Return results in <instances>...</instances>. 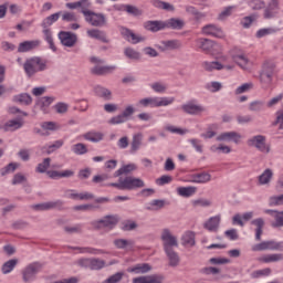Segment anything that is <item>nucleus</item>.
Listing matches in <instances>:
<instances>
[{
	"mask_svg": "<svg viewBox=\"0 0 283 283\" xmlns=\"http://www.w3.org/2000/svg\"><path fill=\"white\" fill-rule=\"evenodd\" d=\"M60 18H61V11L44 18L41 22L44 40L46 41V43H49L50 49L53 52H56V45H54V39L52 38V30H50V28H52V25H54V23H56V21H59Z\"/></svg>",
	"mask_w": 283,
	"mask_h": 283,
	"instance_id": "1",
	"label": "nucleus"
},
{
	"mask_svg": "<svg viewBox=\"0 0 283 283\" xmlns=\"http://www.w3.org/2000/svg\"><path fill=\"white\" fill-rule=\"evenodd\" d=\"M23 70L27 76H29V78H32L34 74L39 72H45V70H48V61L43 60L40 56H33L31 59L25 60L23 64Z\"/></svg>",
	"mask_w": 283,
	"mask_h": 283,
	"instance_id": "2",
	"label": "nucleus"
},
{
	"mask_svg": "<svg viewBox=\"0 0 283 283\" xmlns=\"http://www.w3.org/2000/svg\"><path fill=\"white\" fill-rule=\"evenodd\" d=\"M176 102V97H169V96H153V97H145L138 101L139 107H169V105H174Z\"/></svg>",
	"mask_w": 283,
	"mask_h": 283,
	"instance_id": "3",
	"label": "nucleus"
},
{
	"mask_svg": "<svg viewBox=\"0 0 283 283\" xmlns=\"http://www.w3.org/2000/svg\"><path fill=\"white\" fill-rule=\"evenodd\" d=\"M275 74V66L273 64L265 63L260 72V83L263 90H269L273 84V75Z\"/></svg>",
	"mask_w": 283,
	"mask_h": 283,
	"instance_id": "4",
	"label": "nucleus"
},
{
	"mask_svg": "<svg viewBox=\"0 0 283 283\" xmlns=\"http://www.w3.org/2000/svg\"><path fill=\"white\" fill-rule=\"evenodd\" d=\"M196 48L198 50H201V52H205L206 54H216L218 51H220V44H218L216 41H212L210 39L206 38H199L195 41Z\"/></svg>",
	"mask_w": 283,
	"mask_h": 283,
	"instance_id": "5",
	"label": "nucleus"
},
{
	"mask_svg": "<svg viewBox=\"0 0 283 283\" xmlns=\"http://www.w3.org/2000/svg\"><path fill=\"white\" fill-rule=\"evenodd\" d=\"M82 13L85 17V21L93 25V28H103L107 24V18L103 13H96L90 10H82Z\"/></svg>",
	"mask_w": 283,
	"mask_h": 283,
	"instance_id": "6",
	"label": "nucleus"
},
{
	"mask_svg": "<svg viewBox=\"0 0 283 283\" xmlns=\"http://www.w3.org/2000/svg\"><path fill=\"white\" fill-rule=\"evenodd\" d=\"M41 269H43V265L39 262H33L27 265L22 270V280L25 283L34 282L36 280V274L41 273Z\"/></svg>",
	"mask_w": 283,
	"mask_h": 283,
	"instance_id": "7",
	"label": "nucleus"
},
{
	"mask_svg": "<svg viewBox=\"0 0 283 283\" xmlns=\"http://www.w3.org/2000/svg\"><path fill=\"white\" fill-rule=\"evenodd\" d=\"M249 147H254L262 154H269L271 151V146L266 145V137L263 135H255L247 140Z\"/></svg>",
	"mask_w": 283,
	"mask_h": 283,
	"instance_id": "8",
	"label": "nucleus"
},
{
	"mask_svg": "<svg viewBox=\"0 0 283 283\" xmlns=\"http://www.w3.org/2000/svg\"><path fill=\"white\" fill-rule=\"evenodd\" d=\"M135 113L136 108L134 105H127L119 115L112 117L108 123L109 125H123V123H127Z\"/></svg>",
	"mask_w": 283,
	"mask_h": 283,
	"instance_id": "9",
	"label": "nucleus"
},
{
	"mask_svg": "<svg viewBox=\"0 0 283 283\" xmlns=\"http://www.w3.org/2000/svg\"><path fill=\"white\" fill-rule=\"evenodd\" d=\"M181 109L190 116H201V114L207 112V107H205L202 104H198V101L196 99H191L181 105Z\"/></svg>",
	"mask_w": 283,
	"mask_h": 283,
	"instance_id": "10",
	"label": "nucleus"
},
{
	"mask_svg": "<svg viewBox=\"0 0 283 283\" xmlns=\"http://www.w3.org/2000/svg\"><path fill=\"white\" fill-rule=\"evenodd\" d=\"M91 63H94V67L92 69L93 74L103 75V74H112V72H115L117 70L116 65H101L103 63V60L92 56L90 59Z\"/></svg>",
	"mask_w": 283,
	"mask_h": 283,
	"instance_id": "11",
	"label": "nucleus"
},
{
	"mask_svg": "<svg viewBox=\"0 0 283 283\" xmlns=\"http://www.w3.org/2000/svg\"><path fill=\"white\" fill-rule=\"evenodd\" d=\"M280 14V0H270L263 10V19H276Z\"/></svg>",
	"mask_w": 283,
	"mask_h": 283,
	"instance_id": "12",
	"label": "nucleus"
},
{
	"mask_svg": "<svg viewBox=\"0 0 283 283\" xmlns=\"http://www.w3.org/2000/svg\"><path fill=\"white\" fill-rule=\"evenodd\" d=\"M161 241L164 244V251H168L178 248V238L171 234L169 229H164L161 232Z\"/></svg>",
	"mask_w": 283,
	"mask_h": 283,
	"instance_id": "13",
	"label": "nucleus"
},
{
	"mask_svg": "<svg viewBox=\"0 0 283 283\" xmlns=\"http://www.w3.org/2000/svg\"><path fill=\"white\" fill-rule=\"evenodd\" d=\"M119 32L123 39H125V41L132 43L133 45H136L137 43H143V41H145V36L134 33V31L129 30L128 28L120 27Z\"/></svg>",
	"mask_w": 283,
	"mask_h": 283,
	"instance_id": "14",
	"label": "nucleus"
},
{
	"mask_svg": "<svg viewBox=\"0 0 283 283\" xmlns=\"http://www.w3.org/2000/svg\"><path fill=\"white\" fill-rule=\"evenodd\" d=\"M218 143H234L240 145L242 143V136L238 132H226L217 136Z\"/></svg>",
	"mask_w": 283,
	"mask_h": 283,
	"instance_id": "15",
	"label": "nucleus"
},
{
	"mask_svg": "<svg viewBox=\"0 0 283 283\" xmlns=\"http://www.w3.org/2000/svg\"><path fill=\"white\" fill-rule=\"evenodd\" d=\"M252 251H281V244L275 240L263 241L254 244Z\"/></svg>",
	"mask_w": 283,
	"mask_h": 283,
	"instance_id": "16",
	"label": "nucleus"
},
{
	"mask_svg": "<svg viewBox=\"0 0 283 283\" xmlns=\"http://www.w3.org/2000/svg\"><path fill=\"white\" fill-rule=\"evenodd\" d=\"M232 60L241 67V70H244L245 72H251L253 69V61L249 60L247 54L244 53H238L232 55Z\"/></svg>",
	"mask_w": 283,
	"mask_h": 283,
	"instance_id": "17",
	"label": "nucleus"
},
{
	"mask_svg": "<svg viewBox=\"0 0 283 283\" xmlns=\"http://www.w3.org/2000/svg\"><path fill=\"white\" fill-rule=\"evenodd\" d=\"M201 34H205V36H214V39H223L224 36L222 29L216 24H206L202 27Z\"/></svg>",
	"mask_w": 283,
	"mask_h": 283,
	"instance_id": "18",
	"label": "nucleus"
},
{
	"mask_svg": "<svg viewBox=\"0 0 283 283\" xmlns=\"http://www.w3.org/2000/svg\"><path fill=\"white\" fill-rule=\"evenodd\" d=\"M59 39L65 48H74L76 45V41L78 38H76V34L70 32V31H61L59 33Z\"/></svg>",
	"mask_w": 283,
	"mask_h": 283,
	"instance_id": "19",
	"label": "nucleus"
},
{
	"mask_svg": "<svg viewBox=\"0 0 283 283\" xmlns=\"http://www.w3.org/2000/svg\"><path fill=\"white\" fill-rule=\"evenodd\" d=\"M124 180V191H132L134 189H143L145 187V181L140 178L126 177Z\"/></svg>",
	"mask_w": 283,
	"mask_h": 283,
	"instance_id": "20",
	"label": "nucleus"
},
{
	"mask_svg": "<svg viewBox=\"0 0 283 283\" xmlns=\"http://www.w3.org/2000/svg\"><path fill=\"white\" fill-rule=\"evenodd\" d=\"M188 182H191L193 185H207V182H211V174L202 171L190 175Z\"/></svg>",
	"mask_w": 283,
	"mask_h": 283,
	"instance_id": "21",
	"label": "nucleus"
},
{
	"mask_svg": "<svg viewBox=\"0 0 283 283\" xmlns=\"http://www.w3.org/2000/svg\"><path fill=\"white\" fill-rule=\"evenodd\" d=\"M220 222H222V216L216 214L210 217L205 223L203 229L210 231V233H216L220 229Z\"/></svg>",
	"mask_w": 283,
	"mask_h": 283,
	"instance_id": "22",
	"label": "nucleus"
},
{
	"mask_svg": "<svg viewBox=\"0 0 283 283\" xmlns=\"http://www.w3.org/2000/svg\"><path fill=\"white\" fill-rule=\"evenodd\" d=\"M116 224H118V217L116 216H106L96 221L97 229H114Z\"/></svg>",
	"mask_w": 283,
	"mask_h": 283,
	"instance_id": "23",
	"label": "nucleus"
},
{
	"mask_svg": "<svg viewBox=\"0 0 283 283\" xmlns=\"http://www.w3.org/2000/svg\"><path fill=\"white\" fill-rule=\"evenodd\" d=\"M165 276L160 274H151L133 279V283H164Z\"/></svg>",
	"mask_w": 283,
	"mask_h": 283,
	"instance_id": "24",
	"label": "nucleus"
},
{
	"mask_svg": "<svg viewBox=\"0 0 283 283\" xmlns=\"http://www.w3.org/2000/svg\"><path fill=\"white\" fill-rule=\"evenodd\" d=\"M21 127H23V119L21 118L10 119L6 124H0V129L3 132H17Z\"/></svg>",
	"mask_w": 283,
	"mask_h": 283,
	"instance_id": "25",
	"label": "nucleus"
},
{
	"mask_svg": "<svg viewBox=\"0 0 283 283\" xmlns=\"http://www.w3.org/2000/svg\"><path fill=\"white\" fill-rule=\"evenodd\" d=\"M113 244L116 249H122L123 251H133L134 247H136V241L132 239H115Z\"/></svg>",
	"mask_w": 283,
	"mask_h": 283,
	"instance_id": "26",
	"label": "nucleus"
},
{
	"mask_svg": "<svg viewBox=\"0 0 283 283\" xmlns=\"http://www.w3.org/2000/svg\"><path fill=\"white\" fill-rule=\"evenodd\" d=\"M57 207H63V201H48L44 203L34 205L32 206V209H35V211H50V209H57Z\"/></svg>",
	"mask_w": 283,
	"mask_h": 283,
	"instance_id": "27",
	"label": "nucleus"
},
{
	"mask_svg": "<svg viewBox=\"0 0 283 283\" xmlns=\"http://www.w3.org/2000/svg\"><path fill=\"white\" fill-rule=\"evenodd\" d=\"M64 196L71 200H93L94 198L91 192H75L74 190H67Z\"/></svg>",
	"mask_w": 283,
	"mask_h": 283,
	"instance_id": "28",
	"label": "nucleus"
},
{
	"mask_svg": "<svg viewBox=\"0 0 283 283\" xmlns=\"http://www.w3.org/2000/svg\"><path fill=\"white\" fill-rule=\"evenodd\" d=\"M39 45H41V41L39 40L24 41L19 44L18 52H30L32 50H35V48H39Z\"/></svg>",
	"mask_w": 283,
	"mask_h": 283,
	"instance_id": "29",
	"label": "nucleus"
},
{
	"mask_svg": "<svg viewBox=\"0 0 283 283\" xmlns=\"http://www.w3.org/2000/svg\"><path fill=\"white\" fill-rule=\"evenodd\" d=\"M128 273H135L136 275H142L149 273L151 271V265L149 263H138L132 268H128Z\"/></svg>",
	"mask_w": 283,
	"mask_h": 283,
	"instance_id": "30",
	"label": "nucleus"
},
{
	"mask_svg": "<svg viewBox=\"0 0 283 283\" xmlns=\"http://www.w3.org/2000/svg\"><path fill=\"white\" fill-rule=\"evenodd\" d=\"M263 264H271L273 262H282L283 254L282 253H270V254H263L258 259Z\"/></svg>",
	"mask_w": 283,
	"mask_h": 283,
	"instance_id": "31",
	"label": "nucleus"
},
{
	"mask_svg": "<svg viewBox=\"0 0 283 283\" xmlns=\"http://www.w3.org/2000/svg\"><path fill=\"white\" fill-rule=\"evenodd\" d=\"M145 30H148V32H160V30H165V21H147L144 23Z\"/></svg>",
	"mask_w": 283,
	"mask_h": 283,
	"instance_id": "32",
	"label": "nucleus"
},
{
	"mask_svg": "<svg viewBox=\"0 0 283 283\" xmlns=\"http://www.w3.org/2000/svg\"><path fill=\"white\" fill-rule=\"evenodd\" d=\"M164 25L165 30H182V28H185V21L172 18L164 21Z\"/></svg>",
	"mask_w": 283,
	"mask_h": 283,
	"instance_id": "33",
	"label": "nucleus"
},
{
	"mask_svg": "<svg viewBox=\"0 0 283 283\" xmlns=\"http://www.w3.org/2000/svg\"><path fill=\"white\" fill-rule=\"evenodd\" d=\"M87 36L91 39H96L97 41H102V43H109V39H107V34L105 31H101L98 29L87 30Z\"/></svg>",
	"mask_w": 283,
	"mask_h": 283,
	"instance_id": "34",
	"label": "nucleus"
},
{
	"mask_svg": "<svg viewBox=\"0 0 283 283\" xmlns=\"http://www.w3.org/2000/svg\"><path fill=\"white\" fill-rule=\"evenodd\" d=\"M54 103V97L44 96L36 101L35 107L41 109L44 114L48 112V107H50Z\"/></svg>",
	"mask_w": 283,
	"mask_h": 283,
	"instance_id": "35",
	"label": "nucleus"
},
{
	"mask_svg": "<svg viewBox=\"0 0 283 283\" xmlns=\"http://www.w3.org/2000/svg\"><path fill=\"white\" fill-rule=\"evenodd\" d=\"M83 138L85 140H88L90 143H101L103 138H105V134L98 132V130H91L88 133H85L83 135Z\"/></svg>",
	"mask_w": 283,
	"mask_h": 283,
	"instance_id": "36",
	"label": "nucleus"
},
{
	"mask_svg": "<svg viewBox=\"0 0 283 283\" xmlns=\"http://www.w3.org/2000/svg\"><path fill=\"white\" fill-rule=\"evenodd\" d=\"M17 264H19L18 259H10L7 262H4L1 266V273L2 275H10L14 269H17Z\"/></svg>",
	"mask_w": 283,
	"mask_h": 283,
	"instance_id": "37",
	"label": "nucleus"
},
{
	"mask_svg": "<svg viewBox=\"0 0 283 283\" xmlns=\"http://www.w3.org/2000/svg\"><path fill=\"white\" fill-rule=\"evenodd\" d=\"M197 191H198V188L196 186L177 188V193L181 198H191V196H196Z\"/></svg>",
	"mask_w": 283,
	"mask_h": 283,
	"instance_id": "38",
	"label": "nucleus"
},
{
	"mask_svg": "<svg viewBox=\"0 0 283 283\" xmlns=\"http://www.w3.org/2000/svg\"><path fill=\"white\" fill-rule=\"evenodd\" d=\"M271 180H273V169H265L259 177L258 182L261 186L271 185Z\"/></svg>",
	"mask_w": 283,
	"mask_h": 283,
	"instance_id": "39",
	"label": "nucleus"
},
{
	"mask_svg": "<svg viewBox=\"0 0 283 283\" xmlns=\"http://www.w3.org/2000/svg\"><path fill=\"white\" fill-rule=\"evenodd\" d=\"M167 259L169 261V266L176 268L180 264V255H178V252L174 251V249L170 250H164Z\"/></svg>",
	"mask_w": 283,
	"mask_h": 283,
	"instance_id": "40",
	"label": "nucleus"
},
{
	"mask_svg": "<svg viewBox=\"0 0 283 283\" xmlns=\"http://www.w3.org/2000/svg\"><path fill=\"white\" fill-rule=\"evenodd\" d=\"M251 224L256 227L255 240H256V242H260V240H262V233H263L262 229H264V219H262V218L254 219L251 221Z\"/></svg>",
	"mask_w": 283,
	"mask_h": 283,
	"instance_id": "41",
	"label": "nucleus"
},
{
	"mask_svg": "<svg viewBox=\"0 0 283 283\" xmlns=\"http://www.w3.org/2000/svg\"><path fill=\"white\" fill-rule=\"evenodd\" d=\"M143 146V135L142 133L135 134L130 143V154H136L138 149Z\"/></svg>",
	"mask_w": 283,
	"mask_h": 283,
	"instance_id": "42",
	"label": "nucleus"
},
{
	"mask_svg": "<svg viewBox=\"0 0 283 283\" xmlns=\"http://www.w3.org/2000/svg\"><path fill=\"white\" fill-rule=\"evenodd\" d=\"M115 10H120L122 12H127L128 14H133L134 17H140L139 9L132 4L115 6Z\"/></svg>",
	"mask_w": 283,
	"mask_h": 283,
	"instance_id": "43",
	"label": "nucleus"
},
{
	"mask_svg": "<svg viewBox=\"0 0 283 283\" xmlns=\"http://www.w3.org/2000/svg\"><path fill=\"white\" fill-rule=\"evenodd\" d=\"M136 169H138V166H136V164L124 165L114 172V177L118 178V176H123L125 174H132V171H136Z\"/></svg>",
	"mask_w": 283,
	"mask_h": 283,
	"instance_id": "44",
	"label": "nucleus"
},
{
	"mask_svg": "<svg viewBox=\"0 0 283 283\" xmlns=\"http://www.w3.org/2000/svg\"><path fill=\"white\" fill-rule=\"evenodd\" d=\"M13 103H19L20 105H32V96H30L28 93L14 95Z\"/></svg>",
	"mask_w": 283,
	"mask_h": 283,
	"instance_id": "45",
	"label": "nucleus"
},
{
	"mask_svg": "<svg viewBox=\"0 0 283 283\" xmlns=\"http://www.w3.org/2000/svg\"><path fill=\"white\" fill-rule=\"evenodd\" d=\"M181 241L184 247H193L196 244V234L192 231H186L181 237Z\"/></svg>",
	"mask_w": 283,
	"mask_h": 283,
	"instance_id": "46",
	"label": "nucleus"
},
{
	"mask_svg": "<svg viewBox=\"0 0 283 283\" xmlns=\"http://www.w3.org/2000/svg\"><path fill=\"white\" fill-rule=\"evenodd\" d=\"M277 32H280V28H275V27L263 28L256 31V39H264V36H269L271 34H277Z\"/></svg>",
	"mask_w": 283,
	"mask_h": 283,
	"instance_id": "47",
	"label": "nucleus"
},
{
	"mask_svg": "<svg viewBox=\"0 0 283 283\" xmlns=\"http://www.w3.org/2000/svg\"><path fill=\"white\" fill-rule=\"evenodd\" d=\"M63 145V140L59 139V140H55L53 144L51 145H45L43 147H41V150L43 151V154H54V151H56V149H61Z\"/></svg>",
	"mask_w": 283,
	"mask_h": 283,
	"instance_id": "48",
	"label": "nucleus"
},
{
	"mask_svg": "<svg viewBox=\"0 0 283 283\" xmlns=\"http://www.w3.org/2000/svg\"><path fill=\"white\" fill-rule=\"evenodd\" d=\"M151 4L154 8H158L159 10H167L168 12H174L175 10L174 4L163 0H151Z\"/></svg>",
	"mask_w": 283,
	"mask_h": 283,
	"instance_id": "49",
	"label": "nucleus"
},
{
	"mask_svg": "<svg viewBox=\"0 0 283 283\" xmlns=\"http://www.w3.org/2000/svg\"><path fill=\"white\" fill-rule=\"evenodd\" d=\"M164 50H180L182 48V42L179 40H166L161 42Z\"/></svg>",
	"mask_w": 283,
	"mask_h": 283,
	"instance_id": "50",
	"label": "nucleus"
},
{
	"mask_svg": "<svg viewBox=\"0 0 283 283\" xmlns=\"http://www.w3.org/2000/svg\"><path fill=\"white\" fill-rule=\"evenodd\" d=\"M202 67L203 70H206V72H213V70H224V65L218 61H213V62H203L202 63Z\"/></svg>",
	"mask_w": 283,
	"mask_h": 283,
	"instance_id": "51",
	"label": "nucleus"
},
{
	"mask_svg": "<svg viewBox=\"0 0 283 283\" xmlns=\"http://www.w3.org/2000/svg\"><path fill=\"white\" fill-rule=\"evenodd\" d=\"M95 93L99 98H104V101H112V91L105 88L103 86L95 87Z\"/></svg>",
	"mask_w": 283,
	"mask_h": 283,
	"instance_id": "52",
	"label": "nucleus"
},
{
	"mask_svg": "<svg viewBox=\"0 0 283 283\" xmlns=\"http://www.w3.org/2000/svg\"><path fill=\"white\" fill-rule=\"evenodd\" d=\"M191 205L195 209H198V207H202L203 209H207L208 207H211L212 202L210 199L199 198V199L192 200Z\"/></svg>",
	"mask_w": 283,
	"mask_h": 283,
	"instance_id": "53",
	"label": "nucleus"
},
{
	"mask_svg": "<svg viewBox=\"0 0 283 283\" xmlns=\"http://www.w3.org/2000/svg\"><path fill=\"white\" fill-rule=\"evenodd\" d=\"M71 150L76 156H84V154H87V146L83 143H77L71 147Z\"/></svg>",
	"mask_w": 283,
	"mask_h": 283,
	"instance_id": "54",
	"label": "nucleus"
},
{
	"mask_svg": "<svg viewBox=\"0 0 283 283\" xmlns=\"http://www.w3.org/2000/svg\"><path fill=\"white\" fill-rule=\"evenodd\" d=\"M150 88L156 92V94H165L167 92L168 86L165 82H155L150 84Z\"/></svg>",
	"mask_w": 283,
	"mask_h": 283,
	"instance_id": "55",
	"label": "nucleus"
},
{
	"mask_svg": "<svg viewBox=\"0 0 283 283\" xmlns=\"http://www.w3.org/2000/svg\"><path fill=\"white\" fill-rule=\"evenodd\" d=\"M50 163H52V159L50 157L44 158L43 161L38 165L35 171L38 174H45V171L50 169Z\"/></svg>",
	"mask_w": 283,
	"mask_h": 283,
	"instance_id": "56",
	"label": "nucleus"
},
{
	"mask_svg": "<svg viewBox=\"0 0 283 283\" xmlns=\"http://www.w3.org/2000/svg\"><path fill=\"white\" fill-rule=\"evenodd\" d=\"M212 154H231V147L220 144L219 146L212 145L210 147Z\"/></svg>",
	"mask_w": 283,
	"mask_h": 283,
	"instance_id": "57",
	"label": "nucleus"
},
{
	"mask_svg": "<svg viewBox=\"0 0 283 283\" xmlns=\"http://www.w3.org/2000/svg\"><path fill=\"white\" fill-rule=\"evenodd\" d=\"M124 54L127 59H130L132 61H138L140 59V52L132 48L124 49Z\"/></svg>",
	"mask_w": 283,
	"mask_h": 283,
	"instance_id": "58",
	"label": "nucleus"
},
{
	"mask_svg": "<svg viewBox=\"0 0 283 283\" xmlns=\"http://www.w3.org/2000/svg\"><path fill=\"white\" fill-rule=\"evenodd\" d=\"M18 167H19V164L10 163L6 167L1 168L0 176H8V174H14V171H17Z\"/></svg>",
	"mask_w": 283,
	"mask_h": 283,
	"instance_id": "59",
	"label": "nucleus"
},
{
	"mask_svg": "<svg viewBox=\"0 0 283 283\" xmlns=\"http://www.w3.org/2000/svg\"><path fill=\"white\" fill-rule=\"evenodd\" d=\"M272 271L271 268H265L262 270H256L254 272H252L251 277H253L254 280L259 279V277H269V275H271Z\"/></svg>",
	"mask_w": 283,
	"mask_h": 283,
	"instance_id": "60",
	"label": "nucleus"
},
{
	"mask_svg": "<svg viewBox=\"0 0 283 283\" xmlns=\"http://www.w3.org/2000/svg\"><path fill=\"white\" fill-rule=\"evenodd\" d=\"M123 277H125V273L117 272V273L108 276L106 280H104L103 283H120L123 281Z\"/></svg>",
	"mask_w": 283,
	"mask_h": 283,
	"instance_id": "61",
	"label": "nucleus"
},
{
	"mask_svg": "<svg viewBox=\"0 0 283 283\" xmlns=\"http://www.w3.org/2000/svg\"><path fill=\"white\" fill-rule=\"evenodd\" d=\"M91 271H101L105 269V261L102 259H91Z\"/></svg>",
	"mask_w": 283,
	"mask_h": 283,
	"instance_id": "62",
	"label": "nucleus"
},
{
	"mask_svg": "<svg viewBox=\"0 0 283 283\" xmlns=\"http://www.w3.org/2000/svg\"><path fill=\"white\" fill-rule=\"evenodd\" d=\"M64 231L65 233H83V226L82 223H76V224H73V226H66L64 227Z\"/></svg>",
	"mask_w": 283,
	"mask_h": 283,
	"instance_id": "63",
	"label": "nucleus"
},
{
	"mask_svg": "<svg viewBox=\"0 0 283 283\" xmlns=\"http://www.w3.org/2000/svg\"><path fill=\"white\" fill-rule=\"evenodd\" d=\"M273 220L274 222H272V227L274 229L283 227V211H276V213L273 217Z\"/></svg>",
	"mask_w": 283,
	"mask_h": 283,
	"instance_id": "64",
	"label": "nucleus"
}]
</instances>
